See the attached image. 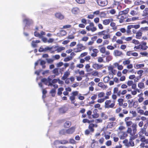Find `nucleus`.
<instances>
[{"label":"nucleus","instance_id":"obj_1","mask_svg":"<svg viewBox=\"0 0 148 148\" xmlns=\"http://www.w3.org/2000/svg\"><path fill=\"white\" fill-rule=\"evenodd\" d=\"M137 125L136 124H134L132 125V129L130 127H128L127 130V132L130 134L131 135L129 141V144L132 146L134 145V143L133 140L136 138L138 136V134H135L137 130Z\"/></svg>","mask_w":148,"mask_h":148},{"label":"nucleus","instance_id":"obj_2","mask_svg":"<svg viewBox=\"0 0 148 148\" xmlns=\"http://www.w3.org/2000/svg\"><path fill=\"white\" fill-rule=\"evenodd\" d=\"M112 98L113 100H107L105 102L104 107L106 108H113L115 105L116 100L117 99V96L114 95H112Z\"/></svg>","mask_w":148,"mask_h":148},{"label":"nucleus","instance_id":"obj_3","mask_svg":"<svg viewBox=\"0 0 148 148\" xmlns=\"http://www.w3.org/2000/svg\"><path fill=\"white\" fill-rule=\"evenodd\" d=\"M79 92L75 91L73 92L71 94V96L69 97V99L71 100V103L73 104L75 106H77L79 105V104L75 103V97L78 95Z\"/></svg>","mask_w":148,"mask_h":148},{"label":"nucleus","instance_id":"obj_4","mask_svg":"<svg viewBox=\"0 0 148 148\" xmlns=\"http://www.w3.org/2000/svg\"><path fill=\"white\" fill-rule=\"evenodd\" d=\"M127 92V90H123L122 91L119 90V88L117 87L114 88L113 90V95H115L116 96L120 97L121 95H124Z\"/></svg>","mask_w":148,"mask_h":148},{"label":"nucleus","instance_id":"obj_5","mask_svg":"<svg viewBox=\"0 0 148 148\" xmlns=\"http://www.w3.org/2000/svg\"><path fill=\"white\" fill-rule=\"evenodd\" d=\"M88 23L89 24V25L86 27V29L87 31H91L93 32L97 30V28L94 27V24L93 22H91L89 20Z\"/></svg>","mask_w":148,"mask_h":148},{"label":"nucleus","instance_id":"obj_6","mask_svg":"<svg viewBox=\"0 0 148 148\" xmlns=\"http://www.w3.org/2000/svg\"><path fill=\"white\" fill-rule=\"evenodd\" d=\"M86 49L85 47L81 44H78L77 45V47L74 49L75 52H80Z\"/></svg>","mask_w":148,"mask_h":148},{"label":"nucleus","instance_id":"obj_7","mask_svg":"<svg viewBox=\"0 0 148 148\" xmlns=\"http://www.w3.org/2000/svg\"><path fill=\"white\" fill-rule=\"evenodd\" d=\"M51 79H50V77H49L48 79L46 78H44L42 79L41 81L42 82L44 83L45 85H48V86H52L53 84L51 82Z\"/></svg>","mask_w":148,"mask_h":148},{"label":"nucleus","instance_id":"obj_8","mask_svg":"<svg viewBox=\"0 0 148 148\" xmlns=\"http://www.w3.org/2000/svg\"><path fill=\"white\" fill-rule=\"evenodd\" d=\"M118 104L120 106H122L123 108H125L127 106V104L126 103H123L124 99L122 98H119L117 100Z\"/></svg>","mask_w":148,"mask_h":148},{"label":"nucleus","instance_id":"obj_9","mask_svg":"<svg viewBox=\"0 0 148 148\" xmlns=\"http://www.w3.org/2000/svg\"><path fill=\"white\" fill-rule=\"evenodd\" d=\"M97 2L98 5L101 6H104L108 4L107 0H97Z\"/></svg>","mask_w":148,"mask_h":148},{"label":"nucleus","instance_id":"obj_10","mask_svg":"<svg viewBox=\"0 0 148 148\" xmlns=\"http://www.w3.org/2000/svg\"><path fill=\"white\" fill-rule=\"evenodd\" d=\"M75 127H72L66 130V133L68 134H72L75 132Z\"/></svg>","mask_w":148,"mask_h":148},{"label":"nucleus","instance_id":"obj_11","mask_svg":"<svg viewBox=\"0 0 148 148\" xmlns=\"http://www.w3.org/2000/svg\"><path fill=\"white\" fill-rule=\"evenodd\" d=\"M140 49L143 50H146L148 48V47L147 46V43L145 42H142L140 44Z\"/></svg>","mask_w":148,"mask_h":148},{"label":"nucleus","instance_id":"obj_12","mask_svg":"<svg viewBox=\"0 0 148 148\" xmlns=\"http://www.w3.org/2000/svg\"><path fill=\"white\" fill-rule=\"evenodd\" d=\"M108 70L109 74H116L117 73V70L114 69V67L112 66H109Z\"/></svg>","mask_w":148,"mask_h":148},{"label":"nucleus","instance_id":"obj_13","mask_svg":"<svg viewBox=\"0 0 148 148\" xmlns=\"http://www.w3.org/2000/svg\"><path fill=\"white\" fill-rule=\"evenodd\" d=\"M127 84L129 86H132V89H135L136 88V84L134 83L132 81L129 80L127 82Z\"/></svg>","mask_w":148,"mask_h":148},{"label":"nucleus","instance_id":"obj_14","mask_svg":"<svg viewBox=\"0 0 148 148\" xmlns=\"http://www.w3.org/2000/svg\"><path fill=\"white\" fill-rule=\"evenodd\" d=\"M126 18V15L120 14V15L118 16V18L119 19V22L121 23L124 22L125 19Z\"/></svg>","mask_w":148,"mask_h":148},{"label":"nucleus","instance_id":"obj_15","mask_svg":"<svg viewBox=\"0 0 148 148\" xmlns=\"http://www.w3.org/2000/svg\"><path fill=\"white\" fill-rule=\"evenodd\" d=\"M91 146L92 148H97L99 147L98 142L96 141L95 140H93Z\"/></svg>","mask_w":148,"mask_h":148},{"label":"nucleus","instance_id":"obj_16","mask_svg":"<svg viewBox=\"0 0 148 148\" xmlns=\"http://www.w3.org/2000/svg\"><path fill=\"white\" fill-rule=\"evenodd\" d=\"M142 35V33L140 31L139 29L137 32L136 34V38L138 39H140L141 38Z\"/></svg>","mask_w":148,"mask_h":148},{"label":"nucleus","instance_id":"obj_17","mask_svg":"<svg viewBox=\"0 0 148 148\" xmlns=\"http://www.w3.org/2000/svg\"><path fill=\"white\" fill-rule=\"evenodd\" d=\"M55 16L57 18L60 20L63 19L64 18V16L60 13H56L55 14Z\"/></svg>","mask_w":148,"mask_h":148},{"label":"nucleus","instance_id":"obj_18","mask_svg":"<svg viewBox=\"0 0 148 148\" xmlns=\"http://www.w3.org/2000/svg\"><path fill=\"white\" fill-rule=\"evenodd\" d=\"M71 125V122L69 121H66L64 124V127L65 128H68Z\"/></svg>","mask_w":148,"mask_h":148},{"label":"nucleus","instance_id":"obj_19","mask_svg":"<svg viewBox=\"0 0 148 148\" xmlns=\"http://www.w3.org/2000/svg\"><path fill=\"white\" fill-rule=\"evenodd\" d=\"M93 53H92L91 56L94 57H96L97 56V53L99 52L98 49H92Z\"/></svg>","mask_w":148,"mask_h":148},{"label":"nucleus","instance_id":"obj_20","mask_svg":"<svg viewBox=\"0 0 148 148\" xmlns=\"http://www.w3.org/2000/svg\"><path fill=\"white\" fill-rule=\"evenodd\" d=\"M98 85L99 87L103 89H106L108 88L107 86L106 85H105L102 82L99 83Z\"/></svg>","mask_w":148,"mask_h":148},{"label":"nucleus","instance_id":"obj_21","mask_svg":"<svg viewBox=\"0 0 148 148\" xmlns=\"http://www.w3.org/2000/svg\"><path fill=\"white\" fill-rule=\"evenodd\" d=\"M113 53L115 56H120L123 54L122 53L121 51L117 50H114Z\"/></svg>","mask_w":148,"mask_h":148},{"label":"nucleus","instance_id":"obj_22","mask_svg":"<svg viewBox=\"0 0 148 148\" xmlns=\"http://www.w3.org/2000/svg\"><path fill=\"white\" fill-rule=\"evenodd\" d=\"M97 38V37L96 36H94L92 37L91 39L92 40V41H89L87 43V45H91L93 44L94 43V41Z\"/></svg>","mask_w":148,"mask_h":148},{"label":"nucleus","instance_id":"obj_23","mask_svg":"<svg viewBox=\"0 0 148 148\" xmlns=\"http://www.w3.org/2000/svg\"><path fill=\"white\" fill-rule=\"evenodd\" d=\"M95 124L93 123L90 124L88 127V129H89L91 132H93L94 131V127H95Z\"/></svg>","mask_w":148,"mask_h":148},{"label":"nucleus","instance_id":"obj_24","mask_svg":"<svg viewBox=\"0 0 148 148\" xmlns=\"http://www.w3.org/2000/svg\"><path fill=\"white\" fill-rule=\"evenodd\" d=\"M145 129H143V128H141L140 131L138 133L139 137H140L143 136V135L145 133Z\"/></svg>","mask_w":148,"mask_h":148},{"label":"nucleus","instance_id":"obj_25","mask_svg":"<svg viewBox=\"0 0 148 148\" xmlns=\"http://www.w3.org/2000/svg\"><path fill=\"white\" fill-rule=\"evenodd\" d=\"M129 11V8H127L125 10L123 11H120L119 12V13L121 14L124 15H125L126 14H127L128 13Z\"/></svg>","mask_w":148,"mask_h":148},{"label":"nucleus","instance_id":"obj_26","mask_svg":"<svg viewBox=\"0 0 148 148\" xmlns=\"http://www.w3.org/2000/svg\"><path fill=\"white\" fill-rule=\"evenodd\" d=\"M148 16V8H146L143 10L142 16Z\"/></svg>","mask_w":148,"mask_h":148},{"label":"nucleus","instance_id":"obj_27","mask_svg":"<svg viewBox=\"0 0 148 148\" xmlns=\"http://www.w3.org/2000/svg\"><path fill=\"white\" fill-rule=\"evenodd\" d=\"M101 119H102V120H106L108 118V116L105 114V113L103 112L101 113Z\"/></svg>","mask_w":148,"mask_h":148},{"label":"nucleus","instance_id":"obj_28","mask_svg":"<svg viewBox=\"0 0 148 148\" xmlns=\"http://www.w3.org/2000/svg\"><path fill=\"white\" fill-rule=\"evenodd\" d=\"M79 8L77 7L73 8L72 10V12L74 14H77L79 11Z\"/></svg>","mask_w":148,"mask_h":148},{"label":"nucleus","instance_id":"obj_29","mask_svg":"<svg viewBox=\"0 0 148 148\" xmlns=\"http://www.w3.org/2000/svg\"><path fill=\"white\" fill-rule=\"evenodd\" d=\"M31 21L28 18H25L23 20V22L27 25H29L31 23Z\"/></svg>","mask_w":148,"mask_h":148},{"label":"nucleus","instance_id":"obj_30","mask_svg":"<svg viewBox=\"0 0 148 148\" xmlns=\"http://www.w3.org/2000/svg\"><path fill=\"white\" fill-rule=\"evenodd\" d=\"M140 31L142 33L143 32H144L146 31H148V27L146 26L144 27H141L139 29Z\"/></svg>","mask_w":148,"mask_h":148},{"label":"nucleus","instance_id":"obj_31","mask_svg":"<svg viewBox=\"0 0 148 148\" xmlns=\"http://www.w3.org/2000/svg\"><path fill=\"white\" fill-rule=\"evenodd\" d=\"M122 134L120 137L121 139H124L127 136V134L125 132H122Z\"/></svg>","mask_w":148,"mask_h":148},{"label":"nucleus","instance_id":"obj_32","mask_svg":"<svg viewBox=\"0 0 148 148\" xmlns=\"http://www.w3.org/2000/svg\"><path fill=\"white\" fill-rule=\"evenodd\" d=\"M108 33V32H107L105 30H103L101 32H98V34L99 36H101L102 35H103L104 36L106 34V33Z\"/></svg>","mask_w":148,"mask_h":148},{"label":"nucleus","instance_id":"obj_33","mask_svg":"<svg viewBox=\"0 0 148 148\" xmlns=\"http://www.w3.org/2000/svg\"><path fill=\"white\" fill-rule=\"evenodd\" d=\"M102 66L99 65L97 64H95L93 65L92 66L93 68L95 69H98L100 68Z\"/></svg>","mask_w":148,"mask_h":148},{"label":"nucleus","instance_id":"obj_34","mask_svg":"<svg viewBox=\"0 0 148 148\" xmlns=\"http://www.w3.org/2000/svg\"><path fill=\"white\" fill-rule=\"evenodd\" d=\"M90 66L89 64H87L85 66V68L88 72H91L92 70L90 69Z\"/></svg>","mask_w":148,"mask_h":148},{"label":"nucleus","instance_id":"obj_35","mask_svg":"<svg viewBox=\"0 0 148 148\" xmlns=\"http://www.w3.org/2000/svg\"><path fill=\"white\" fill-rule=\"evenodd\" d=\"M65 49V48L64 47H58L56 51L57 52H60L61 51L64 50Z\"/></svg>","mask_w":148,"mask_h":148},{"label":"nucleus","instance_id":"obj_36","mask_svg":"<svg viewBox=\"0 0 148 148\" xmlns=\"http://www.w3.org/2000/svg\"><path fill=\"white\" fill-rule=\"evenodd\" d=\"M105 95V93L103 92H101L99 93L98 94V96L99 98H101L104 97Z\"/></svg>","mask_w":148,"mask_h":148},{"label":"nucleus","instance_id":"obj_37","mask_svg":"<svg viewBox=\"0 0 148 148\" xmlns=\"http://www.w3.org/2000/svg\"><path fill=\"white\" fill-rule=\"evenodd\" d=\"M94 120L90 121L89 120L86 119H84L82 120V122L84 123H90L92 122Z\"/></svg>","mask_w":148,"mask_h":148},{"label":"nucleus","instance_id":"obj_38","mask_svg":"<svg viewBox=\"0 0 148 148\" xmlns=\"http://www.w3.org/2000/svg\"><path fill=\"white\" fill-rule=\"evenodd\" d=\"M134 102V100L133 99H130L127 101V103L129 107H132Z\"/></svg>","mask_w":148,"mask_h":148},{"label":"nucleus","instance_id":"obj_39","mask_svg":"<svg viewBox=\"0 0 148 148\" xmlns=\"http://www.w3.org/2000/svg\"><path fill=\"white\" fill-rule=\"evenodd\" d=\"M110 22L109 19H106L103 20V24L105 25L109 24Z\"/></svg>","mask_w":148,"mask_h":148},{"label":"nucleus","instance_id":"obj_40","mask_svg":"<svg viewBox=\"0 0 148 148\" xmlns=\"http://www.w3.org/2000/svg\"><path fill=\"white\" fill-rule=\"evenodd\" d=\"M64 90V88H63L62 87H61L59 88L58 89V91L57 92L58 94L59 95H61L62 93V92Z\"/></svg>","mask_w":148,"mask_h":148},{"label":"nucleus","instance_id":"obj_41","mask_svg":"<svg viewBox=\"0 0 148 148\" xmlns=\"http://www.w3.org/2000/svg\"><path fill=\"white\" fill-rule=\"evenodd\" d=\"M130 60L129 59H128L123 61V63L124 65H126L127 64H129L130 63Z\"/></svg>","mask_w":148,"mask_h":148},{"label":"nucleus","instance_id":"obj_42","mask_svg":"<svg viewBox=\"0 0 148 148\" xmlns=\"http://www.w3.org/2000/svg\"><path fill=\"white\" fill-rule=\"evenodd\" d=\"M110 25L112 27V29L114 30H115L117 29V27L116 26V24L114 22H112L110 23Z\"/></svg>","mask_w":148,"mask_h":148},{"label":"nucleus","instance_id":"obj_43","mask_svg":"<svg viewBox=\"0 0 148 148\" xmlns=\"http://www.w3.org/2000/svg\"><path fill=\"white\" fill-rule=\"evenodd\" d=\"M140 138V141L143 142H145L146 144V143L147 141V139H146L145 137L144 136H143L140 137H139Z\"/></svg>","mask_w":148,"mask_h":148},{"label":"nucleus","instance_id":"obj_44","mask_svg":"<svg viewBox=\"0 0 148 148\" xmlns=\"http://www.w3.org/2000/svg\"><path fill=\"white\" fill-rule=\"evenodd\" d=\"M140 54L143 57H148V53L146 51L141 52Z\"/></svg>","mask_w":148,"mask_h":148},{"label":"nucleus","instance_id":"obj_45","mask_svg":"<svg viewBox=\"0 0 148 148\" xmlns=\"http://www.w3.org/2000/svg\"><path fill=\"white\" fill-rule=\"evenodd\" d=\"M59 69L58 68H55L52 71V73L54 74H59Z\"/></svg>","mask_w":148,"mask_h":148},{"label":"nucleus","instance_id":"obj_46","mask_svg":"<svg viewBox=\"0 0 148 148\" xmlns=\"http://www.w3.org/2000/svg\"><path fill=\"white\" fill-rule=\"evenodd\" d=\"M67 34L66 32L64 30H61L60 32V35L61 36H63L66 35Z\"/></svg>","mask_w":148,"mask_h":148},{"label":"nucleus","instance_id":"obj_47","mask_svg":"<svg viewBox=\"0 0 148 148\" xmlns=\"http://www.w3.org/2000/svg\"><path fill=\"white\" fill-rule=\"evenodd\" d=\"M56 92V89L53 88L50 91V93L51 94L52 97H54L55 95V94Z\"/></svg>","mask_w":148,"mask_h":148},{"label":"nucleus","instance_id":"obj_48","mask_svg":"<svg viewBox=\"0 0 148 148\" xmlns=\"http://www.w3.org/2000/svg\"><path fill=\"white\" fill-rule=\"evenodd\" d=\"M45 63L46 62L45 61L43 60H42L41 61L40 64L42 66V67L43 69L45 68L46 67V66L45 65Z\"/></svg>","mask_w":148,"mask_h":148},{"label":"nucleus","instance_id":"obj_49","mask_svg":"<svg viewBox=\"0 0 148 148\" xmlns=\"http://www.w3.org/2000/svg\"><path fill=\"white\" fill-rule=\"evenodd\" d=\"M138 105V102L137 101H135L134 102L132 106V107H133L134 108H136Z\"/></svg>","mask_w":148,"mask_h":148},{"label":"nucleus","instance_id":"obj_50","mask_svg":"<svg viewBox=\"0 0 148 148\" xmlns=\"http://www.w3.org/2000/svg\"><path fill=\"white\" fill-rule=\"evenodd\" d=\"M95 122L96 123H101L103 122V120L101 119H96L95 120Z\"/></svg>","mask_w":148,"mask_h":148},{"label":"nucleus","instance_id":"obj_51","mask_svg":"<svg viewBox=\"0 0 148 148\" xmlns=\"http://www.w3.org/2000/svg\"><path fill=\"white\" fill-rule=\"evenodd\" d=\"M99 50L101 53L104 54L106 52V48L104 47H102Z\"/></svg>","mask_w":148,"mask_h":148},{"label":"nucleus","instance_id":"obj_52","mask_svg":"<svg viewBox=\"0 0 148 148\" xmlns=\"http://www.w3.org/2000/svg\"><path fill=\"white\" fill-rule=\"evenodd\" d=\"M126 125L127 126H130L132 125H132L134 124H136L135 123H133L132 121H128L126 122Z\"/></svg>","mask_w":148,"mask_h":148},{"label":"nucleus","instance_id":"obj_53","mask_svg":"<svg viewBox=\"0 0 148 148\" xmlns=\"http://www.w3.org/2000/svg\"><path fill=\"white\" fill-rule=\"evenodd\" d=\"M69 143L68 141L66 140H63L60 141V143L61 144H65Z\"/></svg>","mask_w":148,"mask_h":148},{"label":"nucleus","instance_id":"obj_54","mask_svg":"<svg viewBox=\"0 0 148 148\" xmlns=\"http://www.w3.org/2000/svg\"><path fill=\"white\" fill-rule=\"evenodd\" d=\"M145 3V2H144V1H136L135 2V4L137 5H141L142 4H143V3Z\"/></svg>","mask_w":148,"mask_h":148},{"label":"nucleus","instance_id":"obj_55","mask_svg":"<svg viewBox=\"0 0 148 148\" xmlns=\"http://www.w3.org/2000/svg\"><path fill=\"white\" fill-rule=\"evenodd\" d=\"M138 86L140 88H142L144 87V84L142 82H140L138 83Z\"/></svg>","mask_w":148,"mask_h":148},{"label":"nucleus","instance_id":"obj_56","mask_svg":"<svg viewBox=\"0 0 148 148\" xmlns=\"http://www.w3.org/2000/svg\"><path fill=\"white\" fill-rule=\"evenodd\" d=\"M66 133V130L64 129L60 130L59 132V134L61 135H65Z\"/></svg>","mask_w":148,"mask_h":148},{"label":"nucleus","instance_id":"obj_57","mask_svg":"<svg viewBox=\"0 0 148 148\" xmlns=\"http://www.w3.org/2000/svg\"><path fill=\"white\" fill-rule=\"evenodd\" d=\"M105 144L107 146H110L112 145V142L111 140H108L106 142Z\"/></svg>","mask_w":148,"mask_h":148},{"label":"nucleus","instance_id":"obj_58","mask_svg":"<svg viewBox=\"0 0 148 148\" xmlns=\"http://www.w3.org/2000/svg\"><path fill=\"white\" fill-rule=\"evenodd\" d=\"M97 94H93L91 97V99L92 100H95L97 98Z\"/></svg>","mask_w":148,"mask_h":148},{"label":"nucleus","instance_id":"obj_59","mask_svg":"<svg viewBox=\"0 0 148 148\" xmlns=\"http://www.w3.org/2000/svg\"><path fill=\"white\" fill-rule=\"evenodd\" d=\"M144 66V64H137L136 65V67L137 69H140Z\"/></svg>","mask_w":148,"mask_h":148},{"label":"nucleus","instance_id":"obj_60","mask_svg":"<svg viewBox=\"0 0 148 148\" xmlns=\"http://www.w3.org/2000/svg\"><path fill=\"white\" fill-rule=\"evenodd\" d=\"M100 104L98 103L95 104L94 106V107L95 108H98L99 109V110L101 109V108H100Z\"/></svg>","mask_w":148,"mask_h":148},{"label":"nucleus","instance_id":"obj_61","mask_svg":"<svg viewBox=\"0 0 148 148\" xmlns=\"http://www.w3.org/2000/svg\"><path fill=\"white\" fill-rule=\"evenodd\" d=\"M76 2L79 4H84L85 3V0H75Z\"/></svg>","mask_w":148,"mask_h":148},{"label":"nucleus","instance_id":"obj_62","mask_svg":"<svg viewBox=\"0 0 148 148\" xmlns=\"http://www.w3.org/2000/svg\"><path fill=\"white\" fill-rule=\"evenodd\" d=\"M109 43V41L108 40H104L103 43V45H108Z\"/></svg>","mask_w":148,"mask_h":148},{"label":"nucleus","instance_id":"obj_63","mask_svg":"<svg viewBox=\"0 0 148 148\" xmlns=\"http://www.w3.org/2000/svg\"><path fill=\"white\" fill-rule=\"evenodd\" d=\"M110 36L109 34H105L104 35L103 37V38L104 39H106L108 38H110Z\"/></svg>","mask_w":148,"mask_h":148},{"label":"nucleus","instance_id":"obj_64","mask_svg":"<svg viewBox=\"0 0 148 148\" xmlns=\"http://www.w3.org/2000/svg\"><path fill=\"white\" fill-rule=\"evenodd\" d=\"M110 77H105L104 78L103 80L105 82H107L110 80Z\"/></svg>","mask_w":148,"mask_h":148}]
</instances>
